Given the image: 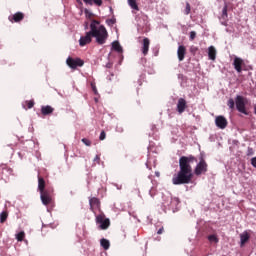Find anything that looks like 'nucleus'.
Wrapping results in <instances>:
<instances>
[{"instance_id": "nucleus-27", "label": "nucleus", "mask_w": 256, "mask_h": 256, "mask_svg": "<svg viewBox=\"0 0 256 256\" xmlns=\"http://www.w3.org/2000/svg\"><path fill=\"white\" fill-rule=\"evenodd\" d=\"M16 239L17 241H23V239H25V232L21 231L18 234H16Z\"/></svg>"}, {"instance_id": "nucleus-39", "label": "nucleus", "mask_w": 256, "mask_h": 256, "mask_svg": "<svg viewBox=\"0 0 256 256\" xmlns=\"http://www.w3.org/2000/svg\"><path fill=\"white\" fill-rule=\"evenodd\" d=\"M86 5H93V0H83Z\"/></svg>"}, {"instance_id": "nucleus-17", "label": "nucleus", "mask_w": 256, "mask_h": 256, "mask_svg": "<svg viewBox=\"0 0 256 256\" xmlns=\"http://www.w3.org/2000/svg\"><path fill=\"white\" fill-rule=\"evenodd\" d=\"M38 191H40V193L47 191V189H45V179L41 175H38Z\"/></svg>"}, {"instance_id": "nucleus-10", "label": "nucleus", "mask_w": 256, "mask_h": 256, "mask_svg": "<svg viewBox=\"0 0 256 256\" xmlns=\"http://www.w3.org/2000/svg\"><path fill=\"white\" fill-rule=\"evenodd\" d=\"M9 21L11 23H21L25 19V14L23 12H17L14 15L9 16Z\"/></svg>"}, {"instance_id": "nucleus-26", "label": "nucleus", "mask_w": 256, "mask_h": 256, "mask_svg": "<svg viewBox=\"0 0 256 256\" xmlns=\"http://www.w3.org/2000/svg\"><path fill=\"white\" fill-rule=\"evenodd\" d=\"M24 105L27 106V109H33V107H35V101L33 100L25 101Z\"/></svg>"}, {"instance_id": "nucleus-36", "label": "nucleus", "mask_w": 256, "mask_h": 256, "mask_svg": "<svg viewBox=\"0 0 256 256\" xmlns=\"http://www.w3.org/2000/svg\"><path fill=\"white\" fill-rule=\"evenodd\" d=\"M99 161H101V157L99 155H96L94 158V163H97L99 165Z\"/></svg>"}, {"instance_id": "nucleus-1", "label": "nucleus", "mask_w": 256, "mask_h": 256, "mask_svg": "<svg viewBox=\"0 0 256 256\" xmlns=\"http://www.w3.org/2000/svg\"><path fill=\"white\" fill-rule=\"evenodd\" d=\"M197 163V157L193 155L179 158V171L172 178L173 185H189L193 181V167Z\"/></svg>"}, {"instance_id": "nucleus-32", "label": "nucleus", "mask_w": 256, "mask_h": 256, "mask_svg": "<svg viewBox=\"0 0 256 256\" xmlns=\"http://www.w3.org/2000/svg\"><path fill=\"white\" fill-rule=\"evenodd\" d=\"M195 37H197V32L191 31L190 32V41H195Z\"/></svg>"}, {"instance_id": "nucleus-23", "label": "nucleus", "mask_w": 256, "mask_h": 256, "mask_svg": "<svg viewBox=\"0 0 256 256\" xmlns=\"http://www.w3.org/2000/svg\"><path fill=\"white\" fill-rule=\"evenodd\" d=\"M208 241L210 243H219V238L217 237L216 234H212L208 236Z\"/></svg>"}, {"instance_id": "nucleus-30", "label": "nucleus", "mask_w": 256, "mask_h": 256, "mask_svg": "<svg viewBox=\"0 0 256 256\" xmlns=\"http://www.w3.org/2000/svg\"><path fill=\"white\" fill-rule=\"evenodd\" d=\"M253 155H255V151L253 150V148L248 147V149H247V156L251 157Z\"/></svg>"}, {"instance_id": "nucleus-44", "label": "nucleus", "mask_w": 256, "mask_h": 256, "mask_svg": "<svg viewBox=\"0 0 256 256\" xmlns=\"http://www.w3.org/2000/svg\"><path fill=\"white\" fill-rule=\"evenodd\" d=\"M77 3H80V4H81V0H77Z\"/></svg>"}, {"instance_id": "nucleus-5", "label": "nucleus", "mask_w": 256, "mask_h": 256, "mask_svg": "<svg viewBox=\"0 0 256 256\" xmlns=\"http://www.w3.org/2000/svg\"><path fill=\"white\" fill-rule=\"evenodd\" d=\"M40 198L43 205H51L53 203V188H46V190L40 192Z\"/></svg>"}, {"instance_id": "nucleus-33", "label": "nucleus", "mask_w": 256, "mask_h": 256, "mask_svg": "<svg viewBox=\"0 0 256 256\" xmlns=\"http://www.w3.org/2000/svg\"><path fill=\"white\" fill-rule=\"evenodd\" d=\"M105 137H107V134L105 133V131L103 130L101 133H100V141H105Z\"/></svg>"}, {"instance_id": "nucleus-45", "label": "nucleus", "mask_w": 256, "mask_h": 256, "mask_svg": "<svg viewBox=\"0 0 256 256\" xmlns=\"http://www.w3.org/2000/svg\"><path fill=\"white\" fill-rule=\"evenodd\" d=\"M111 21V23H115L113 20H110Z\"/></svg>"}, {"instance_id": "nucleus-3", "label": "nucleus", "mask_w": 256, "mask_h": 256, "mask_svg": "<svg viewBox=\"0 0 256 256\" xmlns=\"http://www.w3.org/2000/svg\"><path fill=\"white\" fill-rule=\"evenodd\" d=\"M235 105H236V109L237 111H239V113H243V115H249V113L247 112V98L241 96V95H237L235 98Z\"/></svg>"}, {"instance_id": "nucleus-20", "label": "nucleus", "mask_w": 256, "mask_h": 256, "mask_svg": "<svg viewBox=\"0 0 256 256\" xmlns=\"http://www.w3.org/2000/svg\"><path fill=\"white\" fill-rule=\"evenodd\" d=\"M100 244H101V247H103V249L105 251H107V249H109V247H111V243L109 242V240L105 239V238H102L100 240Z\"/></svg>"}, {"instance_id": "nucleus-16", "label": "nucleus", "mask_w": 256, "mask_h": 256, "mask_svg": "<svg viewBox=\"0 0 256 256\" xmlns=\"http://www.w3.org/2000/svg\"><path fill=\"white\" fill-rule=\"evenodd\" d=\"M208 57L211 61H215V59H217V50L215 49V46H210L208 48Z\"/></svg>"}, {"instance_id": "nucleus-2", "label": "nucleus", "mask_w": 256, "mask_h": 256, "mask_svg": "<svg viewBox=\"0 0 256 256\" xmlns=\"http://www.w3.org/2000/svg\"><path fill=\"white\" fill-rule=\"evenodd\" d=\"M100 23L101 22H99L98 20L91 21L90 31L86 32V35L81 36L79 39L80 47H85V45H89V43L93 41L92 37L96 38V43H98V45H105V43H107L109 33L107 32V28H105V26L103 25H100Z\"/></svg>"}, {"instance_id": "nucleus-34", "label": "nucleus", "mask_w": 256, "mask_h": 256, "mask_svg": "<svg viewBox=\"0 0 256 256\" xmlns=\"http://www.w3.org/2000/svg\"><path fill=\"white\" fill-rule=\"evenodd\" d=\"M92 3H95L98 7H101L103 5V0H92Z\"/></svg>"}, {"instance_id": "nucleus-25", "label": "nucleus", "mask_w": 256, "mask_h": 256, "mask_svg": "<svg viewBox=\"0 0 256 256\" xmlns=\"http://www.w3.org/2000/svg\"><path fill=\"white\" fill-rule=\"evenodd\" d=\"M180 203H181V201H179V198L174 197V198L171 199L170 206L172 208L177 207V205H179Z\"/></svg>"}, {"instance_id": "nucleus-31", "label": "nucleus", "mask_w": 256, "mask_h": 256, "mask_svg": "<svg viewBox=\"0 0 256 256\" xmlns=\"http://www.w3.org/2000/svg\"><path fill=\"white\" fill-rule=\"evenodd\" d=\"M82 143H84V145H86V147H91V142L87 138H83Z\"/></svg>"}, {"instance_id": "nucleus-8", "label": "nucleus", "mask_w": 256, "mask_h": 256, "mask_svg": "<svg viewBox=\"0 0 256 256\" xmlns=\"http://www.w3.org/2000/svg\"><path fill=\"white\" fill-rule=\"evenodd\" d=\"M233 67L235 71H237L238 73H242L243 67H245V60H243V58L235 56L233 61Z\"/></svg>"}, {"instance_id": "nucleus-19", "label": "nucleus", "mask_w": 256, "mask_h": 256, "mask_svg": "<svg viewBox=\"0 0 256 256\" xmlns=\"http://www.w3.org/2000/svg\"><path fill=\"white\" fill-rule=\"evenodd\" d=\"M112 49H114V51H117V53H123V47H121L119 41L112 42Z\"/></svg>"}, {"instance_id": "nucleus-24", "label": "nucleus", "mask_w": 256, "mask_h": 256, "mask_svg": "<svg viewBox=\"0 0 256 256\" xmlns=\"http://www.w3.org/2000/svg\"><path fill=\"white\" fill-rule=\"evenodd\" d=\"M227 106L230 110L235 111V100H233V98H230L227 102Z\"/></svg>"}, {"instance_id": "nucleus-38", "label": "nucleus", "mask_w": 256, "mask_h": 256, "mask_svg": "<svg viewBox=\"0 0 256 256\" xmlns=\"http://www.w3.org/2000/svg\"><path fill=\"white\" fill-rule=\"evenodd\" d=\"M165 231V228L161 227L158 231L157 234L158 235H163V232Z\"/></svg>"}, {"instance_id": "nucleus-12", "label": "nucleus", "mask_w": 256, "mask_h": 256, "mask_svg": "<svg viewBox=\"0 0 256 256\" xmlns=\"http://www.w3.org/2000/svg\"><path fill=\"white\" fill-rule=\"evenodd\" d=\"M215 123H216V126H218L219 129H226L227 125H228L227 118H225L224 116L216 117Z\"/></svg>"}, {"instance_id": "nucleus-11", "label": "nucleus", "mask_w": 256, "mask_h": 256, "mask_svg": "<svg viewBox=\"0 0 256 256\" xmlns=\"http://www.w3.org/2000/svg\"><path fill=\"white\" fill-rule=\"evenodd\" d=\"M185 109H187V100L185 98H179L177 103V112L181 115L185 113Z\"/></svg>"}, {"instance_id": "nucleus-14", "label": "nucleus", "mask_w": 256, "mask_h": 256, "mask_svg": "<svg viewBox=\"0 0 256 256\" xmlns=\"http://www.w3.org/2000/svg\"><path fill=\"white\" fill-rule=\"evenodd\" d=\"M149 45H151V40L149 38H144L142 42V54L145 56L149 53Z\"/></svg>"}, {"instance_id": "nucleus-13", "label": "nucleus", "mask_w": 256, "mask_h": 256, "mask_svg": "<svg viewBox=\"0 0 256 256\" xmlns=\"http://www.w3.org/2000/svg\"><path fill=\"white\" fill-rule=\"evenodd\" d=\"M178 60L184 61L185 55H187V48L184 45H180L177 50Z\"/></svg>"}, {"instance_id": "nucleus-29", "label": "nucleus", "mask_w": 256, "mask_h": 256, "mask_svg": "<svg viewBox=\"0 0 256 256\" xmlns=\"http://www.w3.org/2000/svg\"><path fill=\"white\" fill-rule=\"evenodd\" d=\"M191 13V4L189 2L186 3V8H185V15H189Z\"/></svg>"}, {"instance_id": "nucleus-18", "label": "nucleus", "mask_w": 256, "mask_h": 256, "mask_svg": "<svg viewBox=\"0 0 256 256\" xmlns=\"http://www.w3.org/2000/svg\"><path fill=\"white\" fill-rule=\"evenodd\" d=\"M249 239H251V235L248 231H244L242 234H240L241 246L245 245Z\"/></svg>"}, {"instance_id": "nucleus-6", "label": "nucleus", "mask_w": 256, "mask_h": 256, "mask_svg": "<svg viewBox=\"0 0 256 256\" xmlns=\"http://www.w3.org/2000/svg\"><path fill=\"white\" fill-rule=\"evenodd\" d=\"M96 223L100 225L99 227L100 229H102V231L109 229L111 225V221L109 220V218H106L105 214L103 213L96 216Z\"/></svg>"}, {"instance_id": "nucleus-37", "label": "nucleus", "mask_w": 256, "mask_h": 256, "mask_svg": "<svg viewBox=\"0 0 256 256\" xmlns=\"http://www.w3.org/2000/svg\"><path fill=\"white\" fill-rule=\"evenodd\" d=\"M251 165L254 166L255 169H256V157H253V158L251 159Z\"/></svg>"}, {"instance_id": "nucleus-46", "label": "nucleus", "mask_w": 256, "mask_h": 256, "mask_svg": "<svg viewBox=\"0 0 256 256\" xmlns=\"http://www.w3.org/2000/svg\"><path fill=\"white\" fill-rule=\"evenodd\" d=\"M24 109H27V107H26V106H24Z\"/></svg>"}, {"instance_id": "nucleus-41", "label": "nucleus", "mask_w": 256, "mask_h": 256, "mask_svg": "<svg viewBox=\"0 0 256 256\" xmlns=\"http://www.w3.org/2000/svg\"><path fill=\"white\" fill-rule=\"evenodd\" d=\"M84 29L85 30L89 29V22H85Z\"/></svg>"}, {"instance_id": "nucleus-15", "label": "nucleus", "mask_w": 256, "mask_h": 256, "mask_svg": "<svg viewBox=\"0 0 256 256\" xmlns=\"http://www.w3.org/2000/svg\"><path fill=\"white\" fill-rule=\"evenodd\" d=\"M53 111H55V108L52 106L46 105L41 107V114L46 117L47 115H53Z\"/></svg>"}, {"instance_id": "nucleus-9", "label": "nucleus", "mask_w": 256, "mask_h": 256, "mask_svg": "<svg viewBox=\"0 0 256 256\" xmlns=\"http://www.w3.org/2000/svg\"><path fill=\"white\" fill-rule=\"evenodd\" d=\"M90 211L95 213V209H101V201L97 197H92L89 199Z\"/></svg>"}, {"instance_id": "nucleus-42", "label": "nucleus", "mask_w": 256, "mask_h": 256, "mask_svg": "<svg viewBox=\"0 0 256 256\" xmlns=\"http://www.w3.org/2000/svg\"><path fill=\"white\" fill-rule=\"evenodd\" d=\"M94 93H97V88L93 87Z\"/></svg>"}, {"instance_id": "nucleus-43", "label": "nucleus", "mask_w": 256, "mask_h": 256, "mask_svg": "<svg viewBox=\"0 0 256 256\" xmlns=\"http://www.w3.org/2000/svg\"><path fill=\"white\" fill-rule=\"evenodd\" d=\"M254 113L256 114V104L254 105Z\"/></svg>"}, {"instance_id": "nucleus-7", "label": "nucleus", "mask_w": 256, "mask_h": 256, "mask_svg": "<svg viewBox=\"0 0 256 256\" xmlns=\"http://www.w3.org/2000/svg\"><path fill=\"white\" fill-rule=\"evenodd\" d=\"M66 65H68L70 69H77V67H83V65H85V61H83L81 58L68 57L66 60Z\"/></svg>"}, {"instance_id": "nucleus-28", "label": "nucleus", "mask_w": 256, "mask_h": 256, "mask_svg": "<svg viewBox=\"0 0 256 256\" xmlns=\"http://www.w3.org/2000/svg\"><path fill=\"white\" fill-rule=\"evenodd\" d=\"M85 16L87 19H92L93 18V13L89 11V9L84 10Z\"/></svg>"}, {"instance_id": "nucleus-4", "label": "nucleus", "mask_w": 256, "mask_h": 256, "mask_svg": "<svg viewBox=\"0 0 256 256\" xmlns=\"http://www.w3.org/2000/svg\"><path fill=\"white\" fill-rule=\"evenodd\" d=\"M208 168L209 165L207 164V161H205V158L200 157L199 163L194 169V173L197 177H199L200 175H204L205 173H207Z\"/></svg>"}, {"instance_id": "nucleus-21", "label": "nucleus", "mask_w": 256, "mask_h": 256, "mask_svg": "<svg viewBox=\"0 0 256 256\" xmlns=\"http://www.w3.org/2000/svg\"><path fill=\"white\" fill-rule=\"evenodd\" d=\"M128 4L131 7V9L139 11V5H137V0H128Z\"/></svg>"}, {"instance_id": "nucleus-40", "label": "nucleus", "mask_w": 256, "mask_h": 256, "mask_svg": "<svg viewBox=\"0 0 256 256\" xmlns=\"http://www.w3.org/2000/svg\"><path fill=\"white\" fill-rule=\"evenodd\" d=\"M196 51H198L197 47H191V53H195Z\"/></svg>"}, {"instance_id": "nucleus-22", "label": "nucleus", "mask_w": 256, "mask_h": 256, "mask_svg": "<svg viewBox=\"0 0 256 256\" xmlns=\"http://www.w3.org/2000/svg\"><path fill=\"white\" fill-rule=\"evenodd\" d=\"M8 217H9V213H7V211H3L0 214V223H5Z\"/></svg>"}, {"instance_id": "nucleus-35", "label": "nucleus", "mask_w": 256, "mask_h": 256, "mask_svg": "<svg viewBox=\"0 0 256 256\" xmlns=\"http://www.w3.org/2000/svg\"><path fill=\"white\" fill-rule=\"evenodd\" d=\"M222 17H227V6H224L222 10Z\"/></svg>"}]
</instances>
